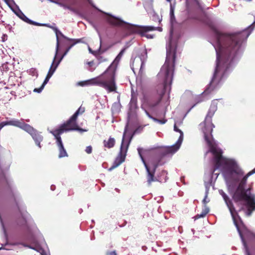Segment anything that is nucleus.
<instances>
[{"instance_id":"f257e3e1","label":"nucleus","mask_w":255,"mask_h":255,"mask_svg":"<svg viewBox=\"0 0 255 255\" xmlns=\"http://www.w3.org/2000/svg\"><path fill=\"white\" fill-rule=\"evenodd\" d=\"M210 27L216 39L215 46L217 54L216 67L209 85L198 99L219 87L224 76L230 71L234 61L240 56L242 43L250 34L246 30L234 33H223L213 25Z\"/></svg>"},{"instance_id":"f03ea898","label":"nucleus","mask_w":255,"mask_h":255,"mask_svg":"<svg viewBox=\"0 0 255 255\" xmlns=\"http://www.w3.org/2000/svg\"><path fill=\"white\" fill-rule=\"evenodd\" d=\"M176 52L175 50H167L166 58L158 76L163 78V84H159L146 92L142 93L141 108L144 112L153 111L160 103L167 86H170L174 71Z\"/></svg>"},{"instance_id":"7ed1b4c3","label":"nucleus","mask_w":255,"mask_h":255,"mask_svg":"<svg viewBox=\"0 0 255 255\" xmlns=\"http://www.w3.org/2000/svg\"><path fill=\"white\" fill-rule=\"evenodd\" d=\"M56 33V53L52 63L47 75L52 76L60 62L67 54L71 48L76 43L80 42L81 39H70L65 36L56 27H50Z\"/></svg>"},{"instance_id":"20e7f679","label":"nucleus","mask_w":255,"mask_h":255,"mask_svg":"<svg viewBox=\"0 0 255 255\" xmlns=\"http://www.w3.org/2000/svg\"><path fill=\"white\" fill-rule=\"evenodd\" d=\"M214 155L215 169L221 168L222 174L226 179H231L233 174L243 175L244 172L239 168L237 164L232 160L223 156L222 150L218 148H213L210 151Z\"/></svg>"},{"instance_id":"39448f33","label":"nucleus","mask_w":255,"mask_h":255,"mask_svg":"<svg viewBox=\"0 0 255 255\" xmlns=\"http://www.w3.org/2000/svg\"><path fill=\"white\" fill-rule=\"evenodd\" d=\"M117 69L113 65H110L108 69L101 75L96 78L79 83L81 86L90 85L100 86L108 92H115L117 90L116 85V72Z\"/></svg>"},{"instance_id":"423d86ee","label":"nucleus","mask_w":255,"mask_h":255,"mask_svg":"<svg viewBox=\"0 0 255 255\" xmlns=\"http://www.w3.org/2000/svg\"><path fill=\"white\" fill-rule=\"evenodd\" d=\"M108 21L109 23L112 25L120 26L125 28L127 30L128 33H137L140 34L142 37L145 36L148 38H152L153 36L149 34L146 35L145 34V32L149 31L155 30L157 29L159 30L161 29V28H157L152 26H139L133 25L114 16L109 17Z\"/></svg>"},{"instance_id":"0eeeda50","label":"nucleus","mask_w":255,"mask_h":255,"mask_svg":"<svg viewBox=\"0 0 255 255\" xmlns=\"http://www.w3.org/2000/svg\"><path fill=\"white\" fill-rule=\"evenodd\" d=\"M137 151L146 170V179L148 184L150 185L153 182H163L165 177L161 178L160 176H155L156 169L159 165V161L151 162L150 166H148L143 156V154H145L147 150L142 148H138Z\"/></svg>"},{"instance_id":"6e6552de","label":"nucleus","mask_w":255,"mask_h":255,"mask_svg":"<svg viewBox=\"0 0 255 255\" xmlns=\"http://www.w3.org/2000/svg\"><path fill=\"white\" fill-rule=\"evenodd\" d=\"M255 173V168L248 173L240 181L232 196L233 199L236 203L242 201L244 198L252 196L253 195L250 192L251 189L248 188L245 190V187L246 185L248 178Z\"/></svg>"},{"instance_id":"1a4fd4ad","label":"nucleus","mask_w":255,"mask_h":255,"mask_svg":"<svg viewBox=\"0 0 255 255\" xmlns=\"http://www.w3.org/2000/svg\"><path fill=\"white\" fill-rule=\"evenodd\" d=\"M143 127L142 126H139L137 127L133 131V134L131 136L129 141L127 145L124 144V139H125V134H124L123 138L122 139V142L120 147V151L119 153L118 156L116 158L113 165L109 168V170L111 171L117 167H118L120 165H121L123 162H124L125 160V158L127 155V152L128 151V145L130 142V140L132 138L134 134L136 133H139L141 132L143 130Z\"/></svg>"},{"instance_id":"9d476101","label":"nucleus","mask_w":255,"mask_h":255,"mask_svg":"<svg viewBox=\"0 0 255 255\" xmlns=\"http://www.w3.org/2000/svg\"><path fill=\"white\" fill-rule=\"evenodd\" d=\"M199 126L204 134V139L209 147L210 151H212L213 148H217L213 142V137L212 133L213 128H215V126L212 123V121H210V122H207L206 120L205 119L204 121L199 125Z\"/></svg>"},{"instance_id":"9b49d317","label":"nucleus","mask_w":255,"mask_h":255,"mask_svg":"<svg viewBox=\"0 0 255 255\" xmlns=\"http://www.w3.org/2000/svg\"><path fill=\"white\" fill-rule=\"evenodd\" d=\"M219 193L223 198L228 208H229L235 225L238 230H239L238 219H239L240 221H241V219L238 215V212L236 211L232 201L223 190H219Z\"/></svg>"},{"instance_id":"f8f14e48","label":"nucleus","mask_w":255,"mask_h":255,"mask_svg":"<svg viewBox=\"0 0 255 255\" xmlns=\"http://www.w3.org/2000/svg\"><path fill=\"white\" fill-rule=\"evenodd\" d=\"M50 132L54 136L55 139H56V143L58 146L59 152L58 155L59 158H62L68 156V154L64 147L62 139L60 136V135L64 133L63 129L58 128L51 131Z\"/></svg>"},{"instance_id":"ddd939ff","label":"nucleus","mask_w":255,"mask_h":255,"mask_svg":"<svg viewBox=\"0 0 255 255\" xmlns=\"http://www.w3.org/2000/svg\"><path fill=\"white\" fill-rule=\"evenodd\" d=\"M3 123L4 125H10L20 128L28 132L30 134L35 130L30 125L25 124L23 120H12Z\"/></svg>"},{"instance_id":"4468645a","label":"nucleus","mask_w":255,"mask_h":255,"mask_svg":"<svg viewBox=\"0 0 255 255\" xmlns=\"http://www.w3.org/2000/svg\"><path fill=\"white\" fill-rule=\"evenodd\" d=\"M242 201H245L246 202V205L248 207L247 211L246 212V215L247 216H250L252 214L253 212L255 210V195L244 198Z\"/></svg>"},{"instance_id":"2eb2a0df","label":"nucleus","mask_w":255,"mask_h":255,"mask_svg":"<svg viewBox=\"0 0 255 255\" xmlns=\"http://www.w3.org/2000/svg\"><path fill=\"white\" fill-rule=\"evenodd\" d=\"M13 11L18 17H19L21 19L27 23L36 26H45L50 28H51L50 27H52L47 24H41L29 19L19 9H18L17 11Z\"/></svg>"},{"instance_id":"dca6fc26","label":"nucleus","mask_w":255,"mask_h":255,"mask_svg":"<svg viewBox=\"0 0 255 255\" xmlns=\"http://www.w3.org/2000/svg\"><path fill=\"white\" fill-rule=\"evenodd\" d=\"M59 128L60 129H62L63 130V132L65 131H68L70 130H79L80 131L83 132V131H86V129H84L83 128H79V127L77 125V121L72 122V123H70L69 124H67V121L61 125Z\"/></svg>"},{"instance_id":"f3484780","label":"nucleus","mask_w":255,"mask_h":255,"mask_svg":"<svg viewBox=\"0 0 255 255\" xmlns=\"http://www.w3.org/2000/svg\"><path fill=\"white\" fill-rule=\"evenodd\" d=\"M65 9H69L74 13L77 15H80L81 11L80 9V4L77 1H74L70 4H60Z\"/></svg>"},{"instance_id":"a211bd4d","label":"nucleus","mask_w":255,"mask_h":255,"mask_svg":"<svg viewBox=\"0 0 255 255\" xmlns=\"http://www.w3.org/2000/svg\"><path fill=\"white\" fill-rule=\"evenodd\" d=\"M217 103L215 101H213L205 119L206 120V121H212V117L217 111Z\"/></svg>"},{"instance_id":"6ab92c4d","label":"nucleus","mask_w":255,"mask_h":255,"mask_svg":"<svg viewBox=\"0 0 255 255\" xmlns=\"http://www.w3.org/2000/svg\"><path fill=\"white\" fill-rule=\"evenodd\" d=\"M180 148L179 144H174V145L168 146L165 148L164 152H161L160 155L163 156L167 154H173L176 152Z\"/></svg>"},{"instance_id":"aec40b11","label":"nucleus","mask_w":255,"mask_h":255,"mask_svg":"<svg viewBox=\"0 0 255 255\" xmlns=\"http://www.w3.org/2000/svg\"><path fill=\"white\" fill-rule=\"evenodd\" d=\"M85 111L84 107H80L73 116L67 121V124H69L72 122L77 121V117L79 115L83 114Z\"/></svg>"},{"instance_id":"412c9836","label":"nucleus","mask_w":255,"mask_h":255,"mask_svg":"<svg viewBox=\"0 0 255 255\" xmlns=\"http://www.w3.org/2000/svg\"><path fill=\"white\" fill-rule=\"evenodd\" d=\"M30 135L35 141L36 144L40 148V142L43 139L42 136L36 130H35Z\"/></svg>"},{"instance_id":"4be33fe9","label":"nucleus","mask_w":255,"mask_h":255,"mask_svg":"<svg viewBox=\"0 0 255 255\" xmlns=\"http://www.w3.org/2000/svg\"><path fill=\"white\" fill-rule=\"evenodd\" d=\"M116 143V140L114 137H110L107 140L103 141V144L105 147L111 148L113 147Z\"/></svg>"},{"instance_id":"5701e85b","label":"nucleus","mask_w":255,"mask_h":255,"mask_svg":"<svg viewBox=\"0 0 255 255\" xmlns=\"http://www.w3.org/2000/svg\"><path fill=\"white\" fill-rule=\"evenodd\" d=\"M126 48H127L125 47L120 51V52L119 53V54L116 57L114 61L111 63V64L110 65H113V66H114V67L116 68V69L117 68V66L119 63V61H120L122 57L123 56L124 53H125Z\"/></svg>"},{"instance_id":"b1692460","label":"nucleus","mask_w":255,"mask_h":255,"mask_svg":"<svg viewBox=\"0 0 255 255\" xmlns=\"http://www.w3.org/2000/svg\"><path fill=\"white\" fill-rule=\"evenodd\" d=\"M209 212V209L206 207L202 211L200 214H197L195 216V219L204 217Z\"/></svg>"},{"instance_id":"393cba45","label":"nucleus","mask_w":255,"mask_h":255,"mask_svg":"<svg viewBox=\"0 0 255 255\" xmlns=\"http://www.w3.org/2000/svg\"><path fill=\"white\" fill-rule=\"evenodd\" d=\"M146 115L149 117L150 119H152L154 121L157 122L161 124H165L167 120H159L153 117L148 111H145Z\"/></svg>"},{"instance_id":"a878e982","label":"nucleus","mask_w":255,"mask_h":255,"mask_svg":"<svg viewBox=\"0 0 255 255\" xmlns=\"http://www.w3.org/2000/svg\"><path fill=\"white\" fill-rule=\"evenodd\" d=\"M167 173L166 171L162 170L159 173L158 175H157V176H160L161 178L165 177V179L163 180V182H165L167 179Z\"/></svg>"},{"instance_id":"bb28decb","label":"nucleus","mask_w":255,"mask_h":255,"mask_svg":"<svg viewBox=\"0 0 255 255\" xmlns=\"http://www.w3.org/2000/svg\"><path fill=\"white\" fill-rule=\"evenodd\" d=\"M174 6L172 4V3H170V15L171 19H172V18H174Z\"/></svg>"},{"instance_id":"cd10ccee","label":"nucleus","mask_w":255,"mask_h":255,"mask_svg":"<svg viewBox=\"0 0 255 255\" xmlns=\"http://www.w3.org/2000/svg\"><path fill=\"white\" fill-rule=\"evenodd\" d=\"M4 96L3 97L2 101H9L11 98L9 96V94L7 92L3 93Z\"/></svg>"},{"instance_id":"c85d7f7f","label":"nucleus","mask_w":255,"mask_h":255,"mask_svg":"<svg viewBox=\"0 0 255 255\" xmlns=\"http://www.w3.org/2000/svg\"><path fill=\"white\" fill-rule=\"evenodd\" d=\"M183 133H180V135L179 136V139H178L177 141L176 142V144H179V146L181 145V143L183 140Z\"/></svg>"},{"instance_id":"c756f323","label":"nucleus","mask_w":255,"mask_h":255,"mask_svg":"<svg viewBox=\"0 0 255 255\" xmlns=\"http://www.w3.org/2000/svg\"><path fill=\"white\" fill-rule=\"evenodd\" d=\"M92 150L93 148L92 146L89 145L86 147L85 149V151L87 153L90 154L92 152Z\"/></svg>"},{"instance_id":"7c9ffc66","label":"nucleus","mask_w":255,"mask_h":255,"mask_svg":"<svg viewBox=\"0 0 255 255\" xmlns=\"http://www.w3.org/2000/svg\"><path fill=\"white\" fill-rule=\"evenodd\" d=\"M51 77V76L47 75L43 84H42V87H44L45 86V85L48 83V82L49 81V80Z\"/></svg>"},{"instance_id":"2f4dec72","label":"nucleus","mask_w":255,"mask_h":255,"mask_svg":"<svg viewBox=\"0 0 255 255\" xmlns=\"http://www.w3.org/2000/svg\"><path fill=\"white\" fill-rule=\"evenodd\" d=\"M106 255H118L116 251H108L106 253Z\"/></svg>"},{"instance_id":"473e14b6","label":"nucleus","mask_w":255,"mask_h":255,"mask_svg":"<svg viewBox=\"0 0 255 255\" xmlns=\"http://www.w3.org/2000/svg\"><path fill=\"white\" fill-rule=\"evenodd\" d=\"M244 246H245V248H246V255H251V253H250V252L249 251V248H248L246 243L245 242H244Z\"/></svg>"},{"instance_id":"72a5a7b5","label":"nucleus","mask_w":255,"mask_h":255,"mask_svg":"<svg viewBox=\"0 0 255 255\" xmlns=\"http://www.w3.org/2000/svg\"><path fill=\"white\" fill-rule=\"evenodd\" d=\"M44 87H42V85L39 88H35L34 89L33 91L35 92L40 93Z\"/></svg>"},{"instance_id":"f704fd0d","label":"nucleus","mask_w":255,"mask_h":255,"mask_svg":"<svg viewBox=\"0 0 255 255\" xmlns=\"http://www.w3.org/2000/svg\"><path fill=\"white\" fill-rule=\"evenodd\" d=\"M174 130L176 132H179L180 133H183V132L178 128L176 124H175L174 126Z\"/></svg>"},{"instance_id":"c9c22d12","label":"nucleus","mask_w":255,"mask_h":255,"mask_svg":"<svg viewBox=\"0 0 255 255\" xmlns=\"http://www.w3.org/2000/svg\"><path fill=\"white\" fill-rule=\"evenodd\" d=\"M136 103H137L136 99H134L132 98L131 99V100H130V105H136Z\"/></svg>"},{"instance_id":"e433bc0d","label":"nucleus","mask_w":255,"mask_h":255,"mask_svg":"<svg viewBox=\"0 0 255 255\" xmlns=\"http://www.w3.org/2000/svg\"><path fill=\"white\" fill-rule=\"evenodd\" d=\"M87 64L89 66V67H92L94 65L95 63H94V61L93 60L91 61L87 62Z\"/></svg>"},{"instance_id":"4c0bfd02","label":"nucleus","mask_w":255,"mask_h":255,"mask_svg":"<svg viewBox=\"0 0 255 255\" xmlns=\"http://www.w3.org/2000/svg\"><path fill=\"white\" fill-rule=\"evenodd\" d=\"M207 195H206V196H205V198H204V199H203V204H204L205 208L206 207H207V206H206V204H207V203L209 202V201H207Z\"/></svg>"},{"instance_id":"58836bf2","label":"nucleus","mask_w":255,"mask_h":255,"mask_svg":"<svg viewBox=\"0 0 255 255\" xmlns=\"http://www.w3.org/2000/svg\"><path fill=\"white\" fill-rule=\"evenodd\" d=\"M1 172H2V174L3 176V178L4 179L5 181V182L8 184V186H9V184H8V180H7V179L6 176H5V174L4 173L3 171H2Z\"/></svg>"},{"instance_id":"ea45409f","label":"nucleus","mask_w":255,"mask_h":255,"mask_svg":"<svg viewBox=\"0 0 255 255\" xmlns=\"http://www.w3.org/2000/svg\"><path fill=\"white\" fill-rule=\"evenodd\" d=\"M89 52H90L91 53H92V54H93V55H96V54H97V53L96 51H93V50L91 49V48H90V47H89Z\"/></svg>"},{"instance_id":"a19ab883","label":"nucleus","mask_w":255,"mask_h":255,"mask_svg":"<svg viewBox=\"0 0 255 255\" xmlns=\"http://www.w3.org/2000/svg\"><path fill=\"white\" fill-rule=\"evenodd\" d=\"M195 3H196V5L198 6H200V3L198 0H193Z\"/></svg>"},{"instance_id":"79ce46f5","label":"nucleus","mask_w":255,"mask_h":255,"mask_svg":"<svg viewBox=\"0 0 255 255\" xmlns=\"http://www.w3.org/2000/svg\"><path fill=\"white\" fill-rule=\"evenodd\" d=\"M3 1L6 3L9 6H10V1L9 0H3Z\"/></svg>"},{"instance_id":"37998d69","label":"nucleus","mask_w":255,"mask_h":255,"mask_svg":"<svg viewBox=\"0 0 255 255\" xmlns=\"http://www.w3.org/2000/svg\"><path fill=\"white\" fill-rule=\"evenodd\" d=\"M203 101V100H201V99H200V100H198V101H197V103H199V102H201Z\"/></svg>"},{"instance_id":"c03bdc74","label":"nucleus","mask_w":255,"mask_h":255,"mask_svg":"<svg viewBox=\"0 0 255 255\" xmlns=\"http://www.w3.org/2000/svg\"><path fill=\"white\" fill-rule=\"evenodd\" d=\"M244 210V207H242L239 210V211H241L242 210Z\"/></svg>"},{"instance_id":"a18cd8bd","label":"nucleus","mask_w":255,"mask_h":255,"mask_svg":"<svg viewBox=\"0 0 255 255\" xmlns=\"http://www.w3.org/2000/svg\"><path fill=\"white\" fill-rule=\"evenodd\" d=\"M171 0H166V1H168V2H170V3H171Z\"/></svg>"},{"instance_id":"49530a36","label":"nucleus","mask_w":255,"mask_h":255,"mask_svg":"<svg viewBox=\"0 0 255 255\" xmlns=\"http://www.w3.org/2000/svg\"><path fill=\"white\" fill-rule=\"evenodd\" d=\"M94 70H95V68H94L93 69H89V70L91 71H93Z\"/></svg>"}]
</instances>
